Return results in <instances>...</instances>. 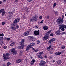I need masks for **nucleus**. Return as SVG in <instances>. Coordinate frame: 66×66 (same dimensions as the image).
Here are the masks:
<instances>
[{"label":"nucleus","instance_id":"nucleus-17","mask_svg":"<svg viewBox=\"0 0 66 66\" xmlns=\"http://www.w3.org/2000/svg\"><path fill=\"white\" fill-rule=\"evenodd\" d=\"M65 26V25L64 24H61L59 25L60 27L61 26V27L62 28H64Z\"/></svg>","mask_w":66,"mask_h":66},{"label":"nucleus","instance_id":"nucleus-12","mask_svg":"<svg viewBox=\"0 0 66 66\" xmlns=\"http://www.w3.org/2000/svg\"><path fill=\"white\" fill-rule=\"evenodd\" d=\"M60 32V31L58 30L55 33H56V34L57 35H60L61 34V33Z\"/></svg>","mask_w":66,"mask_h":66},{"label":"nucleus","instance_id":"nucleus-27","mask_svg":"<svg viewBox=\"0 0 66 66\" xmlns=\"http://www.w3.org/2000/svg\"><path fill=\"white\" fill-rule=\"evenodd\" d=\"M43 53V52H41L39 53V54L41 55Z\"/></svg>","mask_w":66,"mask_h":66},{"label":"nucleus","instance_id":"nucleus-31","mask_svg":"<svg viewBox=\"0 0 66 66\" xmlns=\"http://www.w3.org/2000/svg\"><path fill=\"white\" fill-rule=\"evenodd\" d=\"M3 48L5 49H6V48H7V46H5Z\"/></svg>","mask_w":66,"mask_h":66},{"label":"nucleus","instance_id":"nucleus-63","mask_svg":"<svg viewBox=\"0 0 66 66\" xmlns=\"http://www.w3.org/2000/svg\"><path fill=\"white\" fill-rule=\"evenodd\" d=\"M35 27L36 28H37V29H38V27L35 26Z\"/></svg>","mask_w":66,"mask_h":66},{"label":"nucleus","instance_id":"nucleus-37","mask_svg":"<svg viewBox=\"0 0 66 66\" xmlns=\"http://www.w3.org/2000/svg\"><path fill=\"white\" fill-rule=\"evenodd\" d=\"M2 24L3 25H4L5 24V23L4 22H3L2 23Z\"/></svg>","mask_w":66,"mask_h":66},{"label":"nucleus","instance_id":"nucleus-3","mask_svg":"<svg viewBox=\"0 0 66 66\" xmlns=\"http://www.w3.org/2000/svg\"><path fill=\"white\" fill-rule=\"evenodd\" d=\"M64 15H62V19L61 18H59L57 19V22L58 24L59 23H63V18H64Z\"/></svg>","mask_w":66,"mask_h":66},{"label":"nucleus","instance_id":"nucleus-40","mask_svg":"<svg viewBox=\"0 0 66 66\" xmlns=\"http://www.w3.org/2000/svg\"><path fill=\"white\" fill-rule=\"evenodd\" d=\"M61 30H62V31H64L65 30V29H64V28H62L61 29Z\"/></svg>","mask_w":66,"mask_h":66},{"label":"nucleus","instance_id":"nucleus-6","mask_svg":"<svg viewBox=\"0 0 66 66\" xmlns=\"http://www.w3.org/2000/svg\"><path fill=\"white\" fill-rule=\"evenodd\" d=\"M12 54L13 55H16L17 54V52L15 50V48H13L12 49Z\"/></svg>","mask_w":66,"mask_h":66},{"label":"nucleus","instance_id":"nucleus-47","mask_svg":"<svg viewBox=\"0 0 66 66\" xmlns=\"http://www.w3.org/2000/svg\"><path fill=\"white\" fill-rule=\"evenodd\" d=\"M32 0H27V1L28 2H31Z\"/></svg>","mask_w":66,"mask_h":66},{"label":"nucleus","instance_id":"nucleus-43","mask_svg":"<svg viewBox=\"0 0 66 66\" xmlns=\"http://www.w3.org/2000/svg\"><path fill=\"white\" fill-rule=\"evenodd\" d=\"M38 50H35V52H37V51H38Z\"/></svg>","mask_w":66,"mask_h":66},{"label":"nucleus","instance_id":"nucleus-15","mask_svg":"<svg viewBox=\"0 0 66 66\" xmlns=\"http://www.w3.org/2000/svg\"><path fill=\"white\" fill-rule=\"evenodd\" d=\"M62 63V61L60 60H58L57 62V64L58 65L59 64H60Z\"/></svg>","mask_w":66,"mask_h":66},{"label":"nucleus","instance_id":"nucleus-18","mask_svg":"<svg viewBox=\"0 0 66 66\" xmlns=\"http://www.w3.org/2000/svg\"><path fill=\"white\" fill-rule=\"evenodd\" d=\"M29 39H35V38L32 36H30L29 37Z\"/></svg>","mask_w":66,"mask_h":66},{"label":"nucleus","instance_id":"nucleus-50","mask_svg":"<svg viewBox=\"0 0 66 66\" xmlns=\"http://www.w3.org/2000/svg\"><path fill=\"white\" fill-rule=\"evenodd\" d=\"M28 59H27V58H26L25 59L26 62H28Z\"/></svg>","mask_w":66,"mask_h":66},{"label":"nucleus","instance_id":"nucleus-23","mask_svg":"<svg viewBox=\"0 0 66 66\" xmlns=\"http://www.w3.org/2000/svg\"><path fill=\"white\" fill-rule=\"evenodd\" d=\"M21 45V49H23L24 48V45Z\"/></svg>","mask_w":66,"mask_h":66},{"label":"nucleus","instance_id":"nucleus-59","mask_svg":"<svg viewBox=\"0 0 66 66\" xmlns=\"http://www.w3.org/2000/svg\"><path fill=\"white\" fill-rule=\"evenodd\" d=\"M40 19H42V16H40L39 17Z\"/></svg>","mask_w":66,"mask_h":66},{"label":"nucleus","instance_id":"nucleus-55","mask_svg":"<svg viewBox=\"0 0 66 66\" xmlns=\"http://www.w3.org/2000/svg\"><path fill=\"white\" fill-rule=\"evenodd\" d=\"M13 46V45L12 44V43L10 45V46Z\"/></svg>","mask_w":66,"mask_h":66},{"label":"nucleus","instance_id":"nucleus-24","mask_svg":"<svg viewBox=\"0 0 66 66\" xmlns=\"http://www.w3.org/2000/svg\"><path fill=\"white\" fill-rule=\"evenodd\" d=\"M41 55H40V54H38V58H40L42 56H41Z\"/></svg>","mask_w":66,"mask_h":66},{"label":"nucleus","instance_id":"nucleus-53","mask_svg":"<svg viewBox=\"0 0 66 66\" xmlns=\"http://www.w3.org/2000/svg\"><path fill=\"white\" fill-rule=\"evenodd\" d=\"M62 28L61 27V26H60V28H59V30H61Z\"/></svg>","mask_w":66,"mask_h":66},{"label":"nucleus","instance_id":"nucleus-7","mask_svg":"<svg viewBox=\"0 0 66 66\" xmlns=\"http://www.w3.org/2000/svg\"><path fill=\"white\" fill-rule=\"evenodd\" d=\"M49 38V36L46 34L45 36L43 38V40H45L48 39Z\"/></svg>","mask_w":66,"mask_h":66},{"label":"nucleus","instance_id":"nucleus-36","mask_svg":"<svg viewBox=\"0 0 66 66\" xmlns=\"http://www.w3.org/2000/svg\"><path fill=\"white\" fill-rule=\"evenodd\" d=\"M2 38H3V37H0V40H1L2 39Z\"/></svg>","mask_w":66,"mask_h":66},{"label":"nucleus","instance_id":"nucleus-49","mask_svg":"<svg viewBox=\"0 0 66 66\" xmlns=\"http://www.w3.org/2000/svg\"><path fill=\"white\" fill-rule=\"evenodd\" d=\"M44 57L45 58V59H46L47 57V55H45L44 56Z\"/></svg>","mask_w":66,"mask_h":66},{"label":"nucleus","instance_id":"nucleus-26","mask_svg":"<svg viewBox=\"0 0 66 66\" xmlns=\"http://www.w3.org/2000/svg\"><path fill=\"white\" fill-rule=\"evenodd\" d=\"M52 46L51 45H50L47 48V49H50L51 47Z\"/></svg>","mask_w":66,"mask_h":66},{"label":"nucleus","instance_id":"nucleus-34","mask_svg":"<svg viewBox=\"0 0 66 66\" xmlns=\"http://www.w3.org/2000/svg\"><path fill=\"white\" fill-rule=\"evenodd\" d=\"M47 19H49V18H50V16L49 15H47Z\"/></svg>","mask_w":66,"mask_h":66},{"label":"nucleus","instance_id":"nucleus-13","mask_svg":"<svg viewBox=\"0 0 66 66\" xmlns=\"http://www.w3.org/2000/svg\"><path fill=\"white\" fill-rule=\"evenodd\" d=\"M60 54H61V52H56L55 53V56H56L57 55H60Z\"/></svg>","mask_w":66,"mask_h":66},{"label":"nucleus","instance_id":"nucleus-58","mask_svg":"<svg viewBox=\"0 0 66 66\" xmlns=\"http://www.w3.org/2000/svg\"><path fill=\"white\" fill-rule=\"evenodd\" d=\"M15 2L16 3H17V2H18V0H15Z\"/></svg>","mask_w":66,"mask_h":66},{"label":"nucleus","instance_id":"nucleus-5","mask_svg":"<svg viewBox=\"0 0 66 66\" xmlns=\"http://www.w3.org/2000/svg\"><path fill=\"white\" fill-rule=\"evenodd\" d=\"M40 63H39V65L40 66H44L45 64L46 63V62L42 60L41 61Z\"/></svg>","mask_w":66,"mask_h":66},{"label":"nucleus","instance_id":"nucleus-30","mask_svg":"<svg viewBox=\"0 0 66 66\" xmlns=\"http://www.w3.org/2000/svg\"><path fill=\"white\" fill-rule=\"evenodd\" d=\"M34 62H33L32 61H31L30 63H31V65H33V64H34Z\"/></svg>","mask_w":66,"mask_h":66},{"label":"nucleus","instance_id":"nucleus-20","mask_svg":"<svg viewBox=\"0 0 66 66\" xmlns=\"http://www.w3.org/2000/svg\"><path fill=\"white\" fill-rule=\"evenodd\" d=\"M4 11V9H1L0 10V14H1V13H2Z\"/></svg>","mask_w":66,"mask_h":66},{"label":"nucleus","instance_id":"nucleus-14","mask_svg":"<svg viewBox=\"0 0 66 66\" xmlns=\"http://www.w3.org/2000/svg\"><path fill=\"white\" fill-rule=\"evenodd\" d=\"M43 28L44 30L46 31V30H48V28L47 26H44L43 27Z\"/></svg>","mask_w":66,"mask_h":66},{"label":"nucleus","instance_id":"nucleus-8","mask_svg":"<svg viewBox=\"0 0 66 66\" xmlns=\"http://www.w3.org/2000/svg\"><path fill=\"white\" fill-rule=\"evenodd\" d=\"M24 39H22V42L20 43V45H24Z\"/></svg>","mask_w":66,"mask_h":66},{"label":"nucleus","instance_id":"nucleus-64","mask_svg":"<svg viewBox=\"0 0 66 66\" xmlns=\"http://www.w3.org/2000/svg\"><path fill=\"white\" fill-rule=\"evenodd\" d=\"M65 26H64V28L65 29H66V25Z\"/></svg>","mask_w":66,"mask_h":66},{"label":"nucleus","instance_id":"nucleus-11","mask_svg":"<svg viewBox=\"0 0 66 66\" xmlns=\"http://www.w3.org/2000/svg\"><path fill=\"white\" fill-rule=\"evenodd\" d=\"M22 60V59H20L19 60H16V62L17 63H20V62H21V61Z\"/></svg>","mask_w":66,"mask_h":66},{"label":"nucleus","instance_id":"nucleus-1","mask_svg":"<svg viewBox=\"0 0 66 66\" xmlns=\"http://www.w3.org/2000/svg\"><path fill=\"white\" fill-rule=\"evenodd\" d=\"M19 20H20V19H19V18H18L15 19L13 23V26L11 27V29H12L13 31L16 30V27H15V25H17V23L19 21Z\"/></svg>","mask_w":66,"mask_h":66},{"label":"nucleus","instance_id":"nucleus-28","mask_svg":"<svg viewBox=\"0 0 66 66\" xmlns=\"http://www.w3.org/2000/svg\"><path fill=\"white\" fill-rule=\"evenodd\" d=\"M65 48V47L64 46H63L61 47V48L62 49H64Z\"/></svg>","mask_w":66,"mask_h":66},{"label":"nucleus","instance_id":"nucleus-25","mask_svg":"<svg viewBox=\"0 0 66 66\" xmlns=\"http://www.w3.org/2000/svg\"><path fill=\"white\" fill-rule=\"evenodd\" d=\"M7 66H9L10 65H11V64L10 62H8L7 63Z\"/></svg>","mask_w":66,"mask_h":66},{"label":"nucleus","instance_id":"nucleus-4","mask_svg":"<svg viewBox=\"0 0 66 66\" xmlns=\"http://www.w3.org/2000/svg\"><path fill=\"white\" fill-rule=\"evenodd\" d=\"M38 18V16L35 15L33 17H32V19H31V20H33L34 21H37V18Z\"/></svg>","mask_w":66,"mask_h":66},{"label":"nucleus","instance_id":"nucleus-57","mask_svg":"<svg viewBox=\"0 0 66 66\" xmlns=\"http://www.w3.org/2000/svg\"><path fill=\"white\" fill-rule=\"evenodd\" d=\"M30 48H32L33 47H32V46H31L30 45Z\"/></svg>","mask_w":66,"mask_h":66},{"label":"nucleus","instance_id":"nucleus-21","mask_svg":"<svg viewBox=\"0 0 66 66\" xmlns=\"http://www.w3.org/2000/svg\"><path fill=\"white\" fill-rule=\"evenodd\" d=\"M30 46H34L35 45V43H32L30 44Z\"/></svg>","mask_w":66,"mask_h":66},{"label":"nucleus","instance_id":"nucleus-60","mask_svg":"<svg viewBox=\"0 0 66 66\" xmlns=\"http://www.w3.org/2000/svg\"><path fill=\"white\" fill-rule=\"evenodd\" d=\"M23 19H25V18H26L24 16H23Z\"/></svg>","mask_w":66,"mask_h":66},{"label":"nucleus","instance_id":"nucleus-10","mask_svg":"<svg viewBox=\"0 0 66 66\" xmlns=\"http://www.w3.org/2000/svg\"><path fill=\"white\" fill-rule=\"evenodd\" d=\"M34 34L35 35H39V31H38L36 30L34 31Z\"/></svg>","mask_w":66,"mask_h":66},{"label":"nucleus","instance_id":"nucleus-52","mask_svg":"<svg viewBox=\"0 0 66 66\" xmlns=\"http://www.w3.org/2000/svg\"><path fill=\"white\" fill-rule=\"evenodd\" d=\"M6 1V0H3V2H5Z\"/></svg>","mask_w":66,"mask_h":66},{"label":"nucleus","instance_id":"nucleus-51","mask_svg":"<svg viewBox=\"0 0 66 66\" xmlns=\"http://www.w3.org/2000/svg\"><path fill=\"white\" fill-rule=\"evenodd\" d=\"M32 49L33 50H34V51H35V48H32Z\"/></svg>","mask_w":66,"mask_h":66},{"label":"nucleus","instance_id":"nucleus-35","mask_svg":"<svg viewBox=\"0 0 66 66\" xmlns=\"http://www.w3.org/2000/svg\"><path fill=\"white\" fill-rule=\"evenodd\" d=\"M40 43V42H39V40H38L37 41V44H39Z\"/></svg>","mask_w":66,"mask_h":66},{"label":"nucleus","instance_id":"nucleus-56","mask_svg":"<svg viewBox=\"0 0 66 66\" xmlns=\"http://www.w3.org/2000/svg\"><path fill=\"white\" fill-rule=\"evenodd\" d=\"M11 44H12L14 46V44H15V43H11Z\"/></svg>","mask_w":66,"mask_h":66},{"label":"nucleus","instance_id":"nucleus-16","mask_svg":"<svg viewBox=\"0 0 66 66\" xmlns=\"http://www.w3.org/2000/svg\"><path fill=\"white\" fill-rule=\"evenodd\" d=\"M28 35H29V34L27 32H25L24 34V36H28Z\"/></svg>","mask_w":66,"mask_h":66},{"label":"nucleus","instance_id":"nucleus-42","mask_svg":"<svg viewBox=\"0 0 66 66\" xmlns=\"http://www.w3.org/2000/svg\"><path fill=\"white\" fill-rule=\"evenodd\" d=\"M54 34L53 33H51L50 35V36H52Z\"/></svg>","mask_w":66,"mask_h":66},{"label":"nucleus","instance_id":"nucleus-48","mask_svg":"<svg viewBox=\"0 0 66 66\" xmlns=\"http://www.w3.org/2000/svg\"><path fill=\"white\" fill-rule=\"evenodd\" d=\"M29 48H28V47L26 48V51H28V50H29Z\"/></svg>","mask_w":66,"mask_h":66},{"label":"nucleus","instance_id":"nucleus-22","mask_svg":"<svg viewBox=\"0 0 66 66\" xmlns=\"http://www.w3.org/2000/svg\"><path fill=\"white\" fill-rule=\"evenodd\" d=\"M5 11H4L2 13V16H4V15H5Z\"/></svg>","mask_w":66,"mask_h":66},{"label":"nucleus","instance_id":"nucleus-62","mask_svg":"<svg viewBox=\"0 0 66 66\" xmlns=\"http://www.w3.org/2000/svg\"><path fill=\"white\" fill-rule=\"evenodd\" d=\"M30 58H31V59H33V57H32L31 55L30 56Z\"/></svg>","mask_w":66,"mask_h":66},{"label":"nucleus","instance_id":"nucleus-61","mask_svg":"<svg viewBox=\"0 0 66 66\" xmlns=\"http://www.w3.org/2000/svg\"><path fill=\"white\" fill-rule=\"evenodd\" d=\"M40 58L41 59H43L44 58L41 56Z\"/></svg>","mask_w":66,"mask_h":66},{"label":"nucleus","instance_id":"nucleus-46","mask_svg":"<svg viewBox=\"0 0 66 66\" xmlns=\"http://www.w3.org/2000/svg\"><path fill=\"white\" fill-rule=\"evenodd\" d=\"M7 40H10V38H8L7 39Z\"/></svg>","mask_w":66,"mask_h":66},{"label":"nucleus","instance_id":"nucleus-44","mask_svg":"<svg viewBox=\"0 0 66 66\" xmlns=\"http://www.w3.org/2000/svg\"><path fill=\"white\" fill-rule=\"evenodd\" d=\"M27 47L29 49H30V45H28Z\"/></svg>","mask_w":66,"mask_h":66},{"label":"nucleus","instance_id":"nucleus-19","mask_svg":"<svg viewBox=\"0 0 66 66\" xmlns=\"http://www.w3.org/2000/svg\"><path fill=\"white\" fill-rule=\"evenodd\" d=\"M51 32V30L47 32V33L46 34V35H48V36H49V35L50 34V33Z\"/></svg>","mask_w":66,"mask_h":66},{"label":"nucleus","instance_id":"nucleus-38","mask_svg":"<svg viewBox=\"0 0 66 66\" xmlns=\"http://www.w3.org/2000/svg\"><path fill=\"white\" fill-rule=\"evenodd\" d=\"M18 49H21V46H18Z\"/></svg>","mask_w":66,"mask_h":66},{"label":"nucleus","instance_id":"nucleus-32","mask_svg":"<svg viewBox=\"0 0 66 66\" xmlns=\"http://www.w3.org/2000/svg\"><path fill=\"white\" fill-rule=\"evenodd\" d=\"M19 28V26H18V25H17L16 26V29H18V28Z\"/></svg>","mask_w":66,"mask_h":66},{"label":"nucleus","instance_id":"nucleus-39","mask_svg":"<svg viewBox=\"0 0 66 66\" xmlns=\"http://www.w3.org/2000/svg\"><path fill=\"white\" fill-rule=\"evenodd\" d=\"M65 33H66L65 32H63L61 33V34H62V35H63V34H65Z\"/></svg>","mask_w":66,"mask_h":66},{"label":"nucleus","instance_id":"nucleus-41","mask_svg":"<svg viewBox=\"0 0 66 66\" xmlns=\"http://www.w3.org/2000/svg\"><path fill=\"white\" fill-rule=\"evenodd\" d=\"M54 6H53V7H54L55 6H56V3H54Z\"/></svg>","mask_w":66,"mask_h":66},{"label":"nucleus","instance_id":"nucleus-33","mask_svg":"<svg viewBox=\"0 0 66 66\" xmlns=\"http://www.w3.org/2000/svg\"><path fill=\"white\" fill-rule=\"evenodd\" d=\"M32 62H33L34 63V62H35V60L34 59H33L32 60Z\"/></svg>","mask_w":66,"mask_h":66},{"label":"nucleus","instance_id":"nucleus-9","mask_svg":"<svg viewBox=\"0 0 66 66\" xmlns=\"http://www.w3.org/2000/svg\"><path fill=\"white\" fill-rule=\"evenodd\" d=\"M54 41H55V39L54 38H52L51 40H50L49 41V43H52V42H54Z\"/></svg>","mask_w":66,"mask_h":66},{"label":"nucleus","instance_id":"nucleus-54","mask_svg":"<svg viewBox=\"0 0 66 66\" xmlns=\"http://www.w3.org/2000/svg\"><path fill=\"white\" fill-rule=\"evenodd\" d=\"M43 20H42L40 22V23H43Z\"/></svg>","mask_w":66,"mask_h":66},{"label":"nucleus","instance_id":"nucleus-29","mask_svg":"<svg viewBox=\"0 0 66 66\" xmlns=\"http://www.w3.org/2000/svg\"><path fill=\"white\" fill-rule=\"evenodd\" d=\"M4 35L3 34V33H2V34H0V36H3Z\"/></svg>","mask_w":66,"mask_h":66},{"label":"nucleus","instance_id":"nucleus-2","mask_svg":"<svg viewBox=\"0 0 66 66\" xmlns=\"http://www.w3.org/2000/svg\"><path fill=\"white\" fill-rule=\"evenodd\" d=\"M6 54V55L5 54H4L3 55L4 61H5L6 60H8V59H10V58L9 57L10 54L9 53H7Z\"/></svg>","mask_w":66,"mask_h":66},{"label":"nucleus","instance_id":"nucleus-45","mask_svg":"<svg viewBox=\"0 0 66 66\" xmlns=\"http://www.w3.org/2000/svg\"><path fill=\"white\" fill-rule=\"evenodd\" d=\"M50 53L51 54H53V52H52V51H50Z\"/></svg>","mask_w":66,"mask_h":66}]
</instances>
